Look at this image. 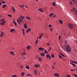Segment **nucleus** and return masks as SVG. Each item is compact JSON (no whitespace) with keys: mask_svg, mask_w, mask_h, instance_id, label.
Here are the masks:
<instances>
[{"mask_svg":"<svg viewBox=\"0 0 77 77\" xmlns=\"http://www.w3.org/2000/svg\"><path fill=\"white\" fill-rule=\"evenodd\" d=\"M66 50L67 52H70L71 51V47L69 46H67L66 48Z\"/></svg>","mask_w":77,"mask_h":77,"instance_id":"nucleus-1","label":"nucleus"},{"mask_svg":"<svg viewBox=\"0 0 77 77\" xmlns=\"http://www.w3.org/2000/svg\"><path fill=\"white\" fill-rule=\"evenodd\" d=\"M68 27L70 29H72L73 28V25L71 23H69L68 25Z\"/></svg>","mask_w":77,"mask_h":77,"instance_id":"nucleus-2","label":"nucleus"},{"mask_svg":"<svg viewBox=\"0 0 77 77\" xmlns=\"http://www.w3.org/2000/svg\"><path fill=\"white\" fill-rule=\"evenodd\" d=\"M19 20L20 22L21 23V22H23V20L22 19L21 17H20V16L19 17Z\"/></svg>","mask_w":77,"mask_h":77,"instance_id":"nucleus-3","label":"nucleus"},{"mask_svg":"<svg viewBox=\"0 0 77 77\" xmlns=\"http://www.w3.org/2000/svg\"><path fill=\"white\" fill-rule=\"evenodd\" d=\"M31 31V28H29L26 31V33H29V32Z\"/></svg>","mask_w":77,"mask_h":77,"instance_id":"nucleus-4","label":"nucleus"},{"mask_svg":"<svg viewBox=\"0 0 77 77\" xmlns=\"http://www.w3.org/2000/svg\"><path fill=\"white\" fill-rule=\"evenodd\" d=\"M46 56L47 58H49V59H51V57L49 55H46Z\"/></svg>","mask_w":77,"mask_h":77,"instance_id":"nucleus-5","label":"nucleus"},{"mask_svg":"<svg viewBox=\"0 0 77 77\" xmlns=\"http://www.w3.org/2000/svg\"><path fill=\"white\" fill-rule=\"evenodd\" d=\"M54 75L55 76H57V77H59V73H55L54 74Z\"/></svg>","mask_w":77,"mask_h":77,"instance_id":"nucleus-6","label":"nucleus"},{"mask_svg":"<svg viewBox=\"0 0 77 77\" xmlns=\"http://www.w3.org/2000/svg\"><path fill=\"white\" fill-rule=\"evenodd\" d=\"M6 23V21H5L4 22H3L2 23H0V25H5Z\"/></svg>","mask_w":77,"mask_h":77,"instance_id":"nucleus-7","label":"nucleus"},{"mask_svg":"<svg viewBox=\"0 0 77 77\" xmlns=\"http://www.w3.org/2000/svg\"><path fill=\"white\" fill-rule=\"evenodd\" d=\"M34 67H35L36 68L38 67H39L40 66V65H38V64H35L34 65Z\"/></svg>","mask_w":77,"mask_h":77,"instance_id":"nucleus-8","label":"nucleus"},{"mask_svg":"<svg viewBox=\"0 0 77 77\" xmlns=\"http://www.w3.org/2000/svg\"><path fill=\"white\" fill-rule=\"evenodd\" d=\"M3 32H1V33L0 34V37H3Z\"/></svg>","mask_w":77,"mask_h":77,"instance_id":"nucleus-9","label":"nucleus"},{"mask_svg":"<svg viewBox=\"0 0 77 77\" xmlns=\"http://www.w3.org/2000/svg\"><path fill=\"white\" fill-rule=\"evenodd\" d=\"M59 23H60L61 24H63V21H62V20H59Z\"/></svg>","mask_w":77,"mask_h":77,"instance_id":"nucleus-10","label":"nucleus"},{"mask_svg":"<svg viewBox=\"0 0 77 77\" xmlns=\"http://www.w3.org/2000/svg\"><path fill=\"white\" fill-rule=\"evenodd\" d=\"M26 48L28 50H29L31 48V46H27L26 47Z\"/></svg>","mask_w":77,"mask_h":77,"instance_id":"nucleus-11","label":"nucleus"},{"mask_svg":"<svg viewBox=\"0 0 77 77\" xmlns=\"http://www.w3.org/2000/svg\"><path fill=\"white\" fill-rule=\"evenodd\" d=\"M6 6H7V5H6V4L3 5L2 6V8L3 9H4V8H5V7H6Z\"/></svg>","mask_w":77,"mask_h":77,"instance_id":"nucleus-12","label":"nucleus"},{"mask_svg":"<svg viewBox=\"0 0 77 77\" xmlns=\"http://www.w3.org/2000/svg\"><path fill=\"white\" fill-rule=\"evenodd\" d=\"M44 35V33H42L41 34V35L39 37V39H41V38H42V36Z\"/></svg>","mask_w":77,"mask_h":77,"instance_id":"nucleus-13","label":"nucleus"},{"mask_svg":"<svg viewBox=\"0 0 77 77\" xmlns=\"http://www.w3.org/2000/svg\"><path fill=\"white\" fill-rule=\"evenodd\" d=\"M59 54H60V55H61V56H62L63 57H65V56L64 55H63V54H62V53H60Z\"/></svg>","mask_w":77,"mask_h":77,"instance_id":"nucleus-14","label":"nucleus"},{"mask_svg":"<svg viewBox=\"0 0 77 77\" xmlns=\"http://www.w3.org/2000/svg\"><path fill=\"white\" fill-rule=\"evenodd\" d=\"M40 54L42 56H45V54L44 53H40Z\"/></svg>","mask_w":77,"mask_h":77,"instance_id":"nucleus-15","label":"nucleus"},{"mask_svg":"<svg viewBox=\"0 0 77 77\" xmlns=\"http://www.w3.org/2000/svg\"><path fill=\"white\" fill-rule=\"evenodd\" d=\"M54 14V13H53L50 14L49 15V17H52V15H53Z\"/></svg>","mask_w":77,"mask_h":77,"instance_id":"nucleus-16","label":"nucleus"},{"mask_svg":"<svg viewBox=\"0 0 77 77\" xmlns=\"http://www.w3.org/2000/svg\"><path fill=\"white\" fill-rule=\"evenodd\" d=\"M38 10V11H40V12H43V11L41 8H39Z\"/></svg>","mask_w":77,"mask_h":77,"instance_id":"nucleus-17","label":"nucleus"},{"mask_svg":"<svg viewBox=\"0 0 77 77\" xmlns=\"http://www.w3.org/2000/svg\"><path fill=\"white\" fill-rule=\"evenodd\" d=\"M25 68L26 69H30V67L28 66H26Z\"/></svg>","mask_w":77,"mask_h":77,"instance_id":"nucleus-18","label":"nucleus"},{"mask_svg":"<svg viewBox=\"0 0 77 77\" xmlns=\"http://www.w3.org/2000/svg\"><path fill=\"white\" fill-rule=\"evenodd\" d=\"M38 50H40V51H41L42 50H44V48H38Z\"/></svg>","mask_w":77,"mask_h":77,"instance_id":"nucleus-19","label":"nucleus"},{"mask_svg":"<svg viewBox=\"0 0 77 77\" xmlns=\"http://www.w3.org/2000/svg\"><path fill=\"white\" fill-rule=\"evenodd\" d=\"M17 23H18V24H19V25H21V23L19 21V20H18V19H17Z\"/></svg>","mask_w":77,"mask_h":77,"instance_id":"nucleus-20","label":"nucleus"},{"mask_svg":"<svg viewBox=\"0 0 77 77\" xmlns=\"http://www.w3.org/2000/svg\"><path fill=\"white\" fill-rule=\"evenodd\" d=\"M72 10H73V12L74 13L75 12H76L75 8L73 7L72 8Z\"/></svg>","mask_w":77,"mask_h":77,"instance_id":"nucleus-21","label":"nucleus"},{"mask_svg":"<svg viewBox=\"0 0 77 77\" xmlns=\"http://www.w3.org/2000/svg\"><path fill=\"white\" fill-rule=\"evenodd\" d=\"M22 32H23V35H25V33H24V29H23L22 30Z\"/></svg>","mask_w":77,"mask_h":77,"instance_id":"nucleus-22","label":"nucleus"},{"mask_svg":"<svg viewBox=\"0 0 77 77\" xmlns=\"http://www.w3.org/2000/svg\"><path fill=\"white\" fill-rule=\"evenodd\" d=\"M24 27L25 29H27V26L26 25V24H24Z\"/></svg>","mask_w":77,"mask_h":77,"instance_id":"nucleus-23","label":"nucleus"},{"mask_svg":"<svg viewBox=\"0 0 77 77\" xmlns=\"http://www.w3.org/2000/svg\"><path fill=\"white\" fill-rule=\"evenodd\" d=\"M12 9L14 11V12H15V8H14V7H12Z\"/></svg>","mask_w":77,"mask_h":77,"instance_id":"nucleus-24","label":"nucleus"},{"mask_svg":"<svg viewBox=\"0 0 77 77\" xmlns=\"http://www.w3.org/2000/svg\"><path fill=\"white\" fill-rule=\"evenodd\" d=\"M24 74H25V73H24V72H22L21 76H22V77H23L24 75Z\"/></svg>","mask_w":77,"mask_h":77,"instance_id":"nucleus-25","label":"nucleus"},{"mask_svg":"<svg viewBox=\"0 0 77 77\" xmlns=\"http://www.w3.org/2000/svg\"><path fill=\"white\" fill-rule=\"evenodd\" d=\"M34 72L35 74V75H36V74H37V71H36V70H35L34 71Z\"/></svg>","mask_w":77,"mask_h":77,"instance_id":"nucleus-26","label":"nucleus"},{"mask_svg":"<svg viewBox=\"0 0 77 77\" xmlns=\"http://www.w3.org/2000/svg\"><path fill=\"white\" fill-rule=\"evenodd\" d=\"M48 52L46 50V49L45 50V54H47V53H48Z\"/></svg>","mask_w":77,"mask_h":77,"instance_id":"nucleus-27","label":"nucleus"},{"mask_svg":"<svg viewBox=\"0 0 77 77\" xmlns=\"http://www.w3.org/2000/svg\"><path fill=\"white\" fill-rule=\"evenodd\" d=\"M38 60L39 61H40V62L41 61V60H42L41 58L40 57H38Z\"/></svg>","mask_w":77,"mask_h":77,"instance_id":"nucleus-28","label":"nucleus"},{"mask_svg":"<svg viewBox=\"0 0 77 77\" xmlns=\"http://www.w3.org/2000/svg\"><path fill=\"white\" fill-rule=\"evenodd\" d=\"M55 5H56V2H54L52 4V5H53L54 6H55Z\"/></svg>","mask_w":77,"mask_h":77,"instance_id":"nucleus-29","label":"nucleus"},{"mask_svg":"<svg viewBox=\"0 0 77 77\" xmlns=\"http://www.w3.org/2000/svg\"><path fill=\"white\" fill-rule=\"evenodd\" d=\"M15 30V29H11L10 30V32H14Z\"/></svg>","mask_w":77,"mask_h":77,"instance_id":"nucleus-30","label":"nucleus"},{"mask_svg":"<svg viewBox=\"0 0 77 77\" xmlns=\"http://www.w3.org/2000/svg\"><path fill=\"white\" fill-rule=\"evenodd\" d=\"M72 65H73V66H75V67L76 66V65H75V64L74 63H72Z\"/></svg>","mask_w":77,"mask_h":77,"instance_id":"nucleus-31","label":"nucleus"},{"mask_svg":"<svg viewBox=\"0 0 77 77\" xmlns=\"http://www.w3.org/2000/svg\"><path fill=\"white\" fill-rule=\"evenodd\" d=\"M51 57L52 58H54V55L53 54H51Z\"/></svg>","mask_w":77,"mask_h":77,"instance_id":"nucleus-32","label":"nucleus"},{"mask_svg":"<svg viewBox=\"0 0 77 77\" xmlns=\"http://www.w3.org/2000/svg\"><path fill=\"white\" fill-rule=\"evenodd\" d=\"M26 18L28 20H30V18L29 17H26Z\"/></svg>","mask_w":77,"mask_h":77,"instance_id":"nucleus-33","label":"nucleus"},{"mask_svg":"<svg viewBox=\"0 0 77 77\" xmlns=\"http://www.w3.org/2000/svg\"><path fill=\"white\" fill-rule=\"evenodd\" d=\"M58 56L59 58H60V59H61L62 57L60 55H58Z\"/></svg>","mask_w":77,"mask_h":77,"instance_id":"nucleus-34","label":"nucleus"},{"mask_svg":"<svg viewBox=\"0 0 77 77\" xmlns=\"http://www.w3.org/2000/svg\"><path fill=\"white\" fill-rule=\"evenodd\" d=\"M26 52H24L23 53V54H22V55H26Z\"/></svg>","mask_w":77,"mask_h":77,"instance_id":"nucleus-35","label":"nucleus"},{"mask_svg":"<svg viewBox=\"0 0 77 77\" xmlns=\"http://www.w3.org/2000/svg\"><path fill=\"white\" fill-rule=\"evenodd\" d=\"M20 17H21V18L23 20V19H24V17H23L22 16H20Z\"/></svg>","mask_w":77,"mask_h":77,"instance_id":"nucleus-36","label":"nucleus"},{"mask_svg":"<svg viewBox=\"0 0 77 77\" xmlns=\"http://www.w3.org/2000/svg\"><path fill=\"white\" fill-rule=\"evenodd\" d=\"M8 17H12V15H11V14H8Z\"/></svg>","mask_w":77,"mask_h":77,"instance_id":"nucleus-37","label":"nucleus"},{"mask_svg":"<svg viewBox=\"0 0 77 77\" xmlns=\"http://www.w3.org/2000/svg\"><path fill=\"white\" fill-rule=\"evenodd\" d=\"M53 17H54V18H55V17H57V16H56V14L54 15Z\"/></svg>","mask_w":77,"mask_h":77,"instance_id":"nucleus-38","label":"nucleus"},{"mask_svg":"<svg viewBox=\"0 0 77 77\" xmlns=\"http://www.w3.org/2000/svg\"><path fill=\"white\" fill-rule=\"evenodd\" d=\"M51 48H52L51 47H50L49 49L48 50V51H50L51 50Z\"/></svg>","mask_w":77,"mask_h":77,"instance_id":"nucleus-39","label":"nucleus"},{"mask_svg":"<svg viewBox=\"0 0 77 77\" xmlns=\"http://www.w3.org/2000/svg\"><path fill=\"white\" fill-rule=\"evenodd\" d=\"M50 29L51 30V32H52L53 30V29L51 28H50Z\"/></svg>","mask_w":77,"mask_h":77,"instance_id":"nucleus-40","label":"nucleus"},{"mask_svg":"<svg viewBox=\"0 0 77 77\" xmlns=\"http://www.w3.org/2000/svg\"><path fill=\"white\" fill-rule=\"evenodd\" d=\"M14 25H15V26H17V23H16V22H14Z\"/></svg>","mask_w":77,"mask_h":77,"instance_id":"nucleus-41","label":"nucleus"},{"mask_svg":"<svg viewBox=\"0 0 77 77\" xmlns=\"http://www.w3.org/2000/svg\"><path fill=\"white\" fill-rule=\"evenodd\" d=\"M4 20H5V19H2L0 20L1 21H4Z\"/></svg>","mask_w":77,"mask_h":77,"instance_id":"nucleus-42","label":"nucleus"},{"mask_svg":"<svg viewBox=\"0 0 77 77\" xmlns=\"http://www.w3.org/2000/svg\"><path fill=\"white\" fill-rule=\"evenodd\" d=\"M74 13L75 15H77V12H76V11L74 12Z\"/></svg>","mask_w":77,"mask_h":77,"instance_id":"nucleus-43","label":"nucleus"},{"mask_svg":"<svg viewBox=\"0 0 77 77\" xmlns=\"http://www.w3.org/2000/svg\"><path fill=\"white\" fill-rule=\"evenodd\" d=\"M73 75L75 77H77V75L75 74H73Z\"/></svg>","mask_w":77,"mask_h":77,"instance_id":"nucleus-44","label":"nucleus"},{"mask_svg":"<svg viewBox=\"0 0 77 77\" xmlns=\"http://www.w3.org/2000/svg\"><path fill=\"white\" fill-rule=\"evenodd\" d=\"M12 77H17V75H13Z\"/></svg>","mask_w":77,"mask_h":77,"instance_id":"nucleus-45","label":"nucleus"},{"mask_svg":"<svg viewBox=\"0 0 77 77\" xmlns=\"http://www.w3.org/2000/svg\"><path fill=\"white\" fill-rule=\"evenodd\" d=\"M10 53L11 54H14V52L13 51L10 52Z\"/></svg>","mask_w":77,"mask_h":77,"instance_id":"nucleus-46","label":"nucleus"},{"mask_svg":"<svg viewBox=\"0 0 77 77\" xmlns=\"http://www.w3.org/2000/svg\"><path fill=\"white\" fill-rule=\"evenodd\" d=\"M38 40H37L35 42V44H38Z\"/></svg>","mask_w":77,"mask_h":77,"instance_id":"nucleus-47","label":"nucleus"},{"mask_svg":"<svg viewBox=\"0 0 77 77\" xmlns=\"http://www.w3.org/2000/svg\"><path fill=\"white\" fill-rule=\"evenodd\" d=\"M66 77H71V75H66Z\"/></svg>","mask_w":77,"mask_h":77,"instance_id":"nucleus-48","label":"nucleus"},{"mask_svg":"<svg viewBox=\"0 0 77 77\" xmlns=\"http://www.w3.org/2000/svg\"><path fill=\"white\" fill-rule=\"evenodd\" d=\"M60 35L59 36L58 40H60Z\"/></svg>","mask_w":77,"mask_h":77,"instance_id":"nucleus-49","label":"nucleus"},{"mask_svg":"<svg viewBox=\"0 0 77 77\" xmlns=\"http://www.w3.org/2000/svg\"><path fill=\"white\" fill-rule=\"evenodd\" d=\"M75 71V69H71V71Z\"/></svg>","mask_w":77,"mask_h":77,"instance_id":"nucleus-50","label":"nucleus"},{"mask_svg":"<svg viewBox=\"0 0 77 77\" xmlns=\"http://www.w3.org/2000/svg\"><path fill=\"white\" fill-rule=\"evenodd\" d=\"M47 45L48 46H50V43H47Z\"/></svg>","mask_w":77,"mask_h":77,"instance_id":"nucleus-51","label":"nucleus"},{"mask_svg":"<svg viewBox=\"0 0 77 77\" xmlns=\"http://www.w3.org/2000/svg\"><path fill=\"white\" fill-rule=\"evenodd\" d=\"M72 4V2H70L69 5H71Z\"/></svg>","mask_w":77,"mask_h":77,"instance_id":"nucleus-52","label":"nucleus"},{"mask_svg":"<svg viewBox=\"0 0 77 77\" xmlns=\"http://www.w3.org/2000/svg\"><path fill=\"white\" fill-rule=\"evenodd\" d=\"M73 63H76V64H77V62L76 61H74L73 62Z\"/></svg>","mask_w":77,"mask_h":77,"instance_id":"nucleus-53","label":"nucleus"},{"mask_svg":"<svg viewBox=\"0 0 77 77\" xmlns=\"http://www.w3.org/2000/svg\"><path fill=\"white\" fill-rule=\"evenodd\" d=\"M5 3V1H3L2 2V3H3V4H4V3Z\"/></svg>","mask_w":77,"mask_h":77,"instance_id":"nucleus-54","label":"nucleus"},{"mask_svg":"<svg viewBox=\"0 0 77 77\" xmlns=\"http://www.w3.org/2000/svg\"><path fill=\"white\" fill-rule=\"evenodd\" d=\"M64 43H65V44H67V42H66V41H65L64 42Z\"/></svg>","mask_w":77,"mask_h":77,"instance_id":"nucleus-55","label":"nucleus"},{"mask_svg":"<svg viewBox=\"0 0 77 77\" xmlns=\"http://www.w3.org/2000/svg\"><path fill=\"white\" fill-rule=\"evenodd\" d=\"M30 74H27V76H30Z\"/></svg>","mask_w":77,"mask_h":77,"instance_id":"nucleus-56","label":"nucleus"},{"mask_svg":"<svg viewBox=\"0 0 77 77\" xmlns=\"http://www.w3.org/2000/svg\"><path fill=\"white\" fill-rule=\"evenodd\" d=\"M12 50H15V48H12Z\"/></svg>","mask_w":77,"mask_h":77,"instance_id":"nucleus-57","label":"nucleus"},{"mask_svg":"<svg viewBox=\"0 0 77 77\" xmlns=\"http://www.w3.org/2000/svg\"><path fill=\"white\" fill-rule=\"evenodd\" d=\"M49 27H51V25H49Z\"/></svg>","mask_w":77,"mask_h":77,"instance_id":"nucleus-58","label":"nucleus"},{"mask_svg":"<svg viewBox=\"0 0 77 77\" xmlns=\"http://www.w3.org/2000/svg\"><path fill=\"white\" fill-rule=\"evenodd\" d=\"M71 62H72V63H74V61L73 60H72L71 61Z\"/></svg>","mask_w":77,"mask_h":77,"instance_id":"nucleus-59","label":"nucleus"},{"mask_svg":"<svg viewBox=\"0 0 77 77\" xmlns=\"http://www.w3.org/2000/svg\"><path fill=\"white\" fill-rule=\"evenodd\" d=\"M52 68L53 69H54V66H52Z\"/></svg>","mask_w":77,"mask_h":77,"instance_id":"nucleus-60","label":"nucleus"},{"mask_svg":"<svg viewBox=\"0 0 77 77\" xmlns=\"http://www.w3.org/2000/svg\"><path fill=\"white\" fill-rule=\"evenodd\" d=\"M72 1H73V2H74L75 3V0H72Z\"/></svg>","mask_w":77,"mask_h":77,"instance_id":"nucleus-61","label":"nucleus"},{"mask_svg":"<svg viewBox=\"0 0 77 77\" xmlns=\"http://www.w3.org/2000/svg\"><path fill=\"white\" fill-rule=\"evenodd\" d=\"M26 7L27 8V9H28V7H27V6L26 5Z\"/></svg>","mask_w":77,"mask_h":77,"instance_id":"nucleus-62","label":"nucleus"},{"mask_svg":"<svg viewBox=\"0 0 77 77\" xmlns=\"http://www.w3.org/2000/svg\"><path fill=\"white\" fill-rule=\"evenodd\" d=\"M2 3L1 2H0V6L1 5H2Z\"/></svg>","mask_w":77,"mask_h":77,"instance_id":"nucleus-63","label":"nucleus"},{"mask_svg":"<svg viewBox=\"0 0 77 77\" xmlns=\"http://www.w3.org/2000/svg\"><path fill=\"white\" fill-rule=\"evenodd\" d=\"M74 51H77V50H76V49H75Z\"/></svg>","mask_w":77,"mask_h":77,"instance_id":"nucleus-64","label":"nucleus"}]
</instances>
